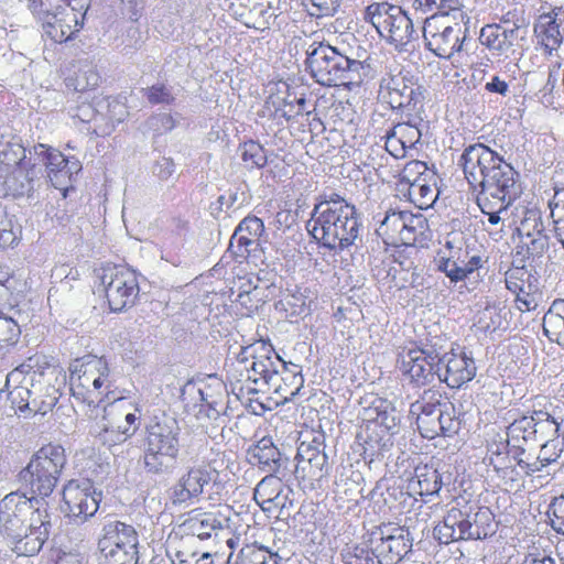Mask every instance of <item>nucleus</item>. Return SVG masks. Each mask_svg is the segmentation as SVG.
Masks as SVG:
<instances>
[{
	"label": "nucleus",
	"instance_id": "680f3d73",
	"mask_svg": "<svg viewBox=\"0 0 564 564\" xmlns=\"http://www.w3.org/2000/svg\"><path fill=\"white\" fill-rule=\"evenodd\" d=\"M435 265L438 271L443 272L453 283L465 280L464 270L460 267H455L454 262L444 258V256H436L434 259Z\"/></svg>",
	"mask_w": 564,
	"mask_h": 564
},
{
	"label": "nucleus",
	"instance_id": "603ef678",
	"mask_svg": "<svg viewBox=\"0 0 564 564\" xmlns=\"http://www.w3.org/2000/svg\"><path fill=\"white\" fill-rule=\"evenodd\" d=\"M144 96L151 105H172L175 96L171 87L164 84H156L143 89Z\"/></svg>",
	"mask_w": 564,
	"mask_h": 564
},
{
	"label": "nucleus",
	"instance_id": "473e14b6",
	"mask_svg": "<svg viewBox=\"0 0 564 564\" xmlns=\"http://www.w3.org/2000/svg\"><path fill=\"white\" fill-rule=\"evenodd\" d=\"M532 423V414L523 415L520 419L513 420L507 427V436L509 437V444H511V451L513 453L524 455L525 447H534L538 445L536 434L533 432L534 426Z\"/></svg>",
	"mask_w": 564,
	"mask_h": 564
},
{
	"label": "nucleus",
	"instance_id": "2eb2a0df",
	"mask_svg": "<svg viewBox=\"0 0 564 564\" xmlns=\"http://www.w3.org/2000/svg\"><path fill=\"white\" fill-rule=\"evenodd\" d=\"M469 22L448 21L447 18H426L423 37L426 47L437 57L451 58L462 51Z\"/></svg>",
	"mask_w": 564,
	"mask_h": 564
},
{
	"label": "nucleus",
	"instance_id": "dca6fc26",
	"mask_svg": "<svg viewBox=\"0 0 564 564\" xmlns=\"http://www.w3.org/2000/svg\"><path fill=\"white\" fill-rule=\"evenodd\" d=\"M409 535L401 527L383 523L367 534L366 543L378 564H397L412 547Z\"/></svg>",
	"mask_w": 564,
	"mask_h": 564
},
{
	"label": "nucleus",
	"instance_id": "4be33fe9",
	"mask_svg": "<svg viewBox=\"0 0 564 564\" xmlns=\"http://www.w3.org/2000/svg\"><path fill=\"white\" fill-rule=\"evenodd\" d=\"M30 364H23L7 375L4 388L1 392H8V400L11 406L19 411L21 414H30L31 399L35 393L32 388H35L36 371H31Z\"/></svg>",
	"mask_w": 564,
	"mask_h": 564
},
{
	"label": "nucleus",
	"instance_id": "f3484780",
	"mask_svg": "<svg viewBox=\"0 0 564 564\" xmlns=\"http://www.w3.org/2000/svg\"><path fill=\"white\" fill-rule=\"evenodd\" d=\"M438 358L441 346L436 344L409 349L400 355V370L411 384L424 387L438 379Z\"/></svg>",
	"mask_w": 564,
	"mask_h": 564
},
{
	"label": "nucleus",
	"instance_id": "a18cd8bd",
	"mask_svg": "<svg viewBox=\"0 0 564 564\" xmlns=\"http://www.w3.org/2000/svg\"><path fill=\"white\" fill-rule=\"evenodd\" d=\"M521 239L545 234L541 213L538 209H527L518 227Z\"/></svg>",
	"mask_w": 564,
	"mask_h": 564
},
{
	"label": "nucleus",
	"instance_id": "c9c22d12",
	"mask_svg": "<svg viewBox=\"0 0 564 564\" xmlns=\"http://www.w3.org/2000/svg\"><path fill=\"white\" fill-rule=\"evenodd\" d=\"M468 518L466 541L467 540H482L495 532L494 516L487 508H478L477 511L471 512L468 508Z\"/></svg>",
	"mask_w": 564,
	"mask_h": 564
},
{
	"label": "nucleus",
	"instance_id": "ddd939ff",
	"mask_svg": "<svg viewBox=\"0 0 564 564\" xmlns=\"http://www.w3.org/2000/svg\"><path fill=\"white\" fill-rule=\"evenodd\" d=\"M364 19L371 23L380 36L388 39L397 47L406 45L415 37L412 20L399 6L388 2L371 3L366 8Z\"/></svg>",
	"mask_w": 564,
	"mask_h": 564
},
{
	"label": "nucleus",
	"instance_id": "6ab92c4d",
	"mask_svg": "<svg viewBox=\"0 0 564 564\" xmlns=\"http://www.w3.org/2000/svg\"><path fill=\"white\" fill-rule=\"evenodd\" d=\"M101 283L111 311L121 312L134 305L140 288L133 270L124 267L106 268Z\"/></svg>",
	"mask_w": 564,
	"mask_h": 564
},
{
	"label": "nucleus",
	"instance_id": "9b49d317",
	"mask_svg": "<svg viewBox=\"0 0 564 564\" xmlns=\"http://www.w3.org/2000/svg\"><path fill=\"white\" fill-rule=\"evenodd\" d=\"M98 541L101 564H137L139 534L133 525L119 520L106 522Z\"/></svg>",
	"mask_w": 564,
	"mask_h": 564
},
{
	"label": "nucleus",
	"instance_id": "c85d7f7f",
	"mask_svg": "<svg viewBox=\"0 0 564 564\" xmlns=\"http://www.w3.org/2000/svg\"><path fill=\"white\" fill-rule=\"evenodd\" d=\"M531 414L538 445H549L547 449L552 447L554 452L562 453V443L558 437L563 420L546 410H534Z\"/></svg>",
	"mask_w": 564,
	"mask_h": 564
},
{
	"label": "nucleus",
	"instance_id": "423d86ee",
	"mask_svg": "<svg viewBox=\"0 0 564 564\" xmlns=\"http://www.w3.org/2000/svg\"><path fill=\"white\" fill-rule=\"evenodd\" d=\"M25 152L19 137L0 134V196L29 195L39 185L42 170L25 161Z\"/></svg>",
	"mask_w": 564,
	"mask_h": 564
},
{
	"label": "nucleus",
	"instance_id": "5701e85b",
	"mask_svg": "<svg viewBox=\"0 0 564 564\" xmlns=\"http://www.w3.org/2000/svg\"><path fill=\"white\" fill-rule=\"evenodd\" d=\"M476 365L465 352L444 351L438 358V380L449 388H460L476 376Z\"/></svg>",
	"mask_w": 564,
	"mask_h": 564
},
{
	"label": "nucleus",
	"instance_id": "338daca9",
	"mask_svg": "<svg viewBox=\"0 0 564 564\" xmlns=\"http://www.w3.org/2000/svg\"><path fill=\"white\" fill-rule=\"evenodd\" d=\"M543 329L545 334H549L551 329L564 334V314L561 308H554V304L543 317Z\"/></svg>",
	"mask_w": 564,
	"mask_h": 564
},
{
	"label": "nucleus",
	"instance_id": "774afa93",
	"mask_svg": "<svg viewBox=\"0 0 564 564\" xmlns=\"http://www.w3.org/2000/svg\"><path fill=\"white\" fill-rule=\"evenodd\" d=\"M417 429L423 437L432 440L440 435V419L438 414L434 416L417 415Z\"/></svg>",
	"mask_w": 564,
	"mask_h": 564
},
{
	"label": "nucleus",
	"instance_id": "e433bc0d",
	"mask_svg": "<svg viewBox=\"0 0 564 564\" xmlns=\"http://www.w3.org/2000/svg\"><path fill=\"white\" fill-rule=\"evenodd\" d=\"M386 142L384 148L381 147H372L370 148V153L368 155V165L372 166L375 170L377 167L383 166V160H388L384 155L383 151L389 153L394 159L402 158L405 154V150L408 149L405 144H403L402 140L394 134V130L391 129L384 135Z\"/></svg>",
	"mask_w": 564,
	"mask_h": 564
},
{
	"label": "nucleus",
	"instance_id": "bf43d9fd",
	"mask_svg": "<svg viewBox=\"0 0 564 564\" xmlns=\"http://www.w3.org/2000/svg\"><path fill=\"white\" fill-rule=\"evenodd\" d=\"M175 126L176 121L170 113H156L147 120L148 129L159 135L172 131Z\"/></svg>",
	"mask_w": 564,
	"mask_h": 564
},
{
	"label": "nucleus",
	"instance_id": "0e129e2a",
	"mask_svg": "<svg viewBox=\"0 0 564 564\" xmlns=\"http://www.w3.org/2000/svg\"><path fill=\"white\" fill-rule=\"evenodd\" d=\"M477 204L481 212L488 215V221L491 225H498L501 220L500 214L506 213L511 204L498 202H484V199H477Z\"/></svg>",
	"mask_w": 564,
	"mask_h": 564
},
{
	"label": "nucleus",
	"instance_id": "f257e3e1",
	"mask_svg": "<svg viewBox=\"0 0 564 564\" xmlns=\"http://www.w3.org/2000/svg\"><path fill=\"white\" fill-rule=\"evenodd\" d=\"M460 163L468 184L479 188L477 199L512 204L521 194L519 173L489 147L482 143L467 147Z\"/></svg>",
	"mask_w": 564,
	"mask_h": 564
},
{
	"label": "nucleus",
	"instance_id": "4468645a",
	"mask_svg": "<svg viewBox=\"0 0 564 564\" xmlns=\"http://www.w3.org/2000/svg\"><path fill=\"white\" fill-rule=\"evenodd\" d=\"M325 447L324 435H319L310 443L302 442L297 448L293 474L304 490L321 489L329 474Z\"/></svg>",
	"mask_w": 564,
	"mask_h": 564
},
{
	"label": "nucleus",
	"instance_id": "f704fd0d",
	"mask_svg": "<svg viewBox=\"0 0 564 564\" xmlns=\"http://www.w3.org/2000/svg\"><path fill=\"white\" fill-rule=\"evenodd\" d=\"M200 401L204 402L208 409V416L216 419L226 410V386L223 381L214 378L213 383H206L198 388Z\"/></svg>",
	"mask_w": 564,
	"mask_h": 564
},
{
	"label": "nucleus",
	"instance_id": "393cba45",
	"mask_svg": "<svg viewBox=\"0 0 564 564\" xmlns=\"http://www.w3.org/2000/svg\"><path fill=\"white\" fill-rule=\"evenodd\" d=\"M34 155L37 158L39 167L45 166L47 177L55 188L62 189L66 186L73 169H77V163H72L65 159L64 154L58 150L47 148L45 144L39 143L34 145ZM43 171V169H41Z\"/></svg>",
	"mask_w": 564,
	"mask_h": 564
},
{
	"label": "nucleus",
	"instance_id": "412c9836",
	"mask_svg": "<svg viewBox=\"0 0 564 564\" xmlns=\"http://www.w3.org/2000/svg\"><path fill=\"white\" fill-rule=\"evenodd\" d=\"M100 497L90 480H69L63 488V511L67 517L86 521L97 512Z\"/></svg>",
	"mask_w": 564,
	"mask_h": 564
},
{
	"label": "nucleus",
	"instance_id": "e2e57ef3",
	"mask_svg": "<svg viewBox=\"0 0 564 564\" xmlns=\"http://www.w3.org/2000/svg\"><path fill=\"white\" fill-rule=\"evenodd\" d=\"M392 129L394 130V134H397L409 149L413 148L421 139V132L415 126L402 122L395 124Z\"/></svg>",
	"mask_w": 564,
	"mask_h": 564
},
{
	"label": "nucleus",
	"instance_id": "5fc2aeb1",
	"mask_svg": "<svg viewBox=\"0 0 564 564\" xmlns=\"http://www.w3.org/2000/svg\"><path fill=\"white\" fill-rule=\"evenodd\" d=\"M21 335L18 323L0 313V347L4 344H15Z\"/></svg>",
	"mask_w": 564,
	"mask_h": 564
},
{
	"label": "nucleus",
	"instance_id": "a211bd4d",
	"mask_svg": "<svg viewBox=\"0 0 564 564\" xmlns=\"http://www.w3.org/2000/svg\"><path fill=\"white\" fill-rule=\"evenodd\" d=\"M528 35V26L524 23H511L506 17L501 23L487 24L481 28L479 42L492 56L508 58L514 55L517 48H522Z\"/></svg>",
	"mask_w": 564,
	"mask_h": 564
},
{
	"label": "nucleus",
	"instance_id": "4c0bfd02",
	"mask_svg": "<svg viewBox=\"0 0 564 564\" xmlns=\"http://www.w3.org/2000/svg\"><path fill=\"white\" fill-rule=\"evenodd\" d=\"M419 486L421 496H432L438 494L442 488V477L435 468L421 466L415 468V477L412 485Z\"/></svg>",
	"mask_w": 564,
	"mask_h": 564
},
{
	"label": "nucleus",
	"instance_id": "39448f33",
	"mask_svg": "<svg viewBox=\"0 0 564 564\" xmlns=\"http://www.w3.org/2000/svg\"><path fill=\"white\" fill-rule=\"evenodd\" d=\"M181 427L169 415L154 416L145 426L143 467L148 474L162 476L172 474L180 456Z\"/></svg>",
	"mask_w": 564,
	"mask_h": 564
},
{
	"label": "nucleus",
	"instance_id": "79ce46f5",
	"mask_svg": "<svg viewBox=\"0 0 564 564\" xmlns=\"http://www.w3.org/2000/svg\"><path fill=\"white\" fill-rule=\"evenodd\" d=\"M121 408L120 403H109L102 408V415L100 420L96 421L91 429V433L96 437L100 436L101 433H106L109 429L116 427L117 424H121Z\"/></svg>",
	"mask_w": 564,
	"mask_h": 564
},
{
	"label": "nucleus",
	"instance_id": "7c9ffc66",
	"mask_svg": "<svg viewBox=\"0 0 564 564\" xmlns=\"http://www.w3.org/2000/svg\"><path fill=\"white\" fill-rule=\"evenodd\" d=\"M100 75L94 62L85 58L74 61L69 64L65 84L68 89L84 93L99 86Z\"/></svg>",
	"mask_w": 564,
	"mask_h": 564
},
{
	"label": "nucleus",
	"instance_id": "a878e982",
	"mask_svg": "<svg viewBox=\"0 0 564 564\" xmlns=\"http://www.w3.org/2000/svg\"><path fill=\"white\" fill-rule=\"evenodd\" d=\"M289 476H281L278 474L268 473L256 486L253 490V499L264 512L279 513L286 507L288 495H285L283 480Z\"/></svg>",
	"mask_w": 564,
	"mask_h": 564
},
{
	"label": "nucleus",
	"instance_id": "9d476101",
	"mask_svg": "<svg viewBox=\"0 0 564 564\" xmlns=\"http://www.w3.org/2000/svg\"><path fill=\"white\" fill-rule=\"evenodd\" d=\"M425 89L410 70L395 67L384 74L379 83L378 98L391 109L415 111L422 107Z\"/></svg>",
	"mask_w": 564,
	"mask_h": 564
},
{
	"label": "nucleus",
	"instance_id": "b1692460",
	"mask_svg": "<svg viewBox=\"0 0 564 564\" xmlns=\"http://www.w3.org/2000/svg\"><path fill=\"white\" fill-rule=\"evenodd\" d=\"M249 460L258 465L262 471L290 476L291 460L273 443L271 437L264 436L248 449Z\"/></svg>",
	"mask_w": 564,
	"mask_h": 564
},
{
	"label": "nucleus",
	"instance_id": "7ed1b4c3",
	"mask_svg": "<svg viewBox=\"0 0 564 564\" xmlns=\"http://www.w3.org/2000/svg\"><path fill=\"white\" fill-rule=\"evenodd\" d=\"M247 349L242 348L237 358L239 370H246L247 392L272 391L279 398L278 403L293 401L304 384V378L297 366H294V370L289 369L272 346L267 347L262 344V351L253 356L249 367L246 365Z\"/></svg>",
	"mask_w": 564,
	"mask_h": 564
},
{
	"label": "nucleus",
	"instance_id": "72a5a7b5",
	"mask_svg": "<svg viewBox=\"0 0 564 564\" xmlns=\"http://www.w3.org/2000/svg\"><path fill=\"white\" fill-rule=\"evenodd\" d=\"M182 527L187 534L202 541L217 536L218 531L223 530L221 520L212 512L191 516Z\"/></svg>",
	"mask_w": 564,
	"mask_h": 564
},
{
	"label": "nucleus",
	"instance_id": "20e7f679",
	"mask_svg": "<svg viewBox=\"0 0 564 564\" xmlns=\"http://www.w3.org/2000/svg\"><path fill=\"white\" fill-rule=\"evenodd\" d=\"M306 66L316 83L323 86L359 85L368 74V65L323 42L310 45Z\"/></svg>",
	"mask_w": 564,
	"mask_h": 564
},
{
	"label": "nucleus",
	"instance_id": "ea45409f",
	"mask_svg": "<svg viewBox=\"0 0 564 564\" xmlns=\"http://www.w3.org/2000/svg\"><path fill=\"white\" fill-rule=\"evenodd\" d=\"M546 446L547 445H541L540 454L532 463L527 462L522 457L523 455H518V453H513L516 466L519 469H521L525 476H532L535 473L541 471L544 467L549 466L550 464L555 463L560 458L561 453L553 452L552 454H547Z\"/></svg>",
	"mask_w": 564,
	"mask_h": 564
},
{
	"label": "nucleus",
	"instance_id": "8fccbe9b",
	"mask_svg": "<svg viewBox=\"0 0 564 564\" xmlns=\"http://www.w3.org/2000/svg\"><path fill=\"white\" fill-rule=\"evenodd\" d=\"M532 274L524 265H512L506 272V288L514 293L518 290H521V286H524L528 282L532 281Z\"/></svg>",
	"mask_w": 564,
	"mask_h": 564
},
{
	"label": "nucleus",
	"instance_id": "3c124183",
	"mask_svg": "<svg viewBox=\"0 0 564 564\" xmlns=\"http://www.w3.org/2000/svg\"><path fill=\"white\" fill-rule=\"evenodd\" d=\"M429 18H447L448 21L459 22L470 20L460 0H443L441 13L431 14Z\"/></svg>",
	"mask_w": 564,
	"mask_h": 564
},
{
	"label": "nucleus",
	"instance_id": "cd10ccee",
	"mask_svg": "<svg viewBox=\"0 0 564 564\" xmlns=\"http://www.w3.org/2000/svg\"><path fill=\"white\" fill-rule=\"evenodd\" d=\"M468 511L458 508H451L443 520L433 529L434 538L441 544H449L457 541H466Z\"/></svg>",
	"mask_w": 564,
	"mask_h": 564
},
{
	"label": "nucleus",
	"instance_id": "de8ad7c7",
	"mask_svg": "<svg viewBox=\"0 0 564 564\" xmlns=\"http://www.w3.org/2000/svg\"><path fill=\"white\" fill-rule=\"evenodd\" d=\"M429 176L426 164L422 161L413 160L404 165L400 173V182L409 187L411 184L425 181Z\"/></svg>",
	"mask_w": 564,
	"mask_h": 564
},
{
	"label": "nucleus",
	"instance_id": "09e8293b",
	"mask_svg": "<svg viewBox=\"0 0 564 564\" xmlns=\"http://www.w3.org/2000/svg\"><path fill=\"white\" fill-rule=\"evenodd\" d=\"M521 242L527 250V259L532 262L541 260L549 249V236L546 234L521 239Z\"/></svg>",
	"mask_w": 564,
	"mask_h": 564
},
{
	"label": "nucleus",
	"instance_id": "69168bd1",
	"mask_svg": "<svg viewBox=\"0 0 564 564\" xmlns=\"http://www.w3.org/2000/svg\"><path fill=\"white\" fill-rule=\"evenodd\" d=\"M17 240L12 219L0 207V248L12 246Z\"/></svg>",
	"mask_w": 564,
	"mask_h": 564
},
{
	"label": "nucleus",
	"instance_id": "6e6d98bb",
	"mask_svg": "<svg viewBox=\"0 0 564 564\" xmlns=\"http://www.w3.org/2000/svg\"><path fill=\"white\" fill-rule=\"evenodd\" d=\"M137 429L133 427L130 430V427H123L122 423L117 424L116 427L109 429L106 433H101L98 438L100 442L105 445H108L109 447L116 446L118 444H121L126 442L129 437H131L135 433Z\"/></svg>",
	"mask_w": 564,
	"mask_h": 564
},
{
	"label": "nucleus",
	"instance_id": "bb28decb",
	"mask_svg": "<svg viewBox=\"0 0 564 564\" xmlns=\"http://www.w3.org/2000/svg\"><path fill=\"white\" fill-rule=\"evenodd\" d=\"M264 231L263 221L256 216H248L240 221L231 236L229 250L236 257L247 258L259 246V238Z\"/></svg>",
	"mask_w": 564,
	"mask_h": 564
},
{
	"label": "nucleus",
	"instance_id": "0eeeda50",
	"mask_svg": "<svg viewBox=\"0 0 564 564\" xmlns=\"http://www.w3.org/2000/svg\"><path fill=\"white\" fill-rule=\"evenodd\" d=\"M333 206L334 209L322 207L321 212L312 213L306 228L323 247L343 251L355 243L361 225L356 208Z\"/></svg>",
	"mask_w": 564,
	"mask_h": 564
},
{
	"label": "nucleus",
	"instance_id": "c756f323",
	"mask_svg": "<svg viewBox=\"0 0 564 564\" xmlns=\"http://www.w3.org/2000/svg\"><path fill=\"white\" fill-rule=\"evenodd\" d=\"M44 33L56 43H63L72 39L78 32L84 23L74 12H68L67 8L62 11H55L54 14L43 19Z\"/></svg>",
	"mask_w": 564,
	"mask_h": 564
},
{
	"label": "nucleus",
	"instance_id": "c03bdc74",
	"mask_svg": "<svg viewBox=\"0 0 564 564\" xmlns=\"http://www.w3.org/2000/svg\"><path fill=\"white\" fill-rule=\"evenodd\" d=\"M241 160L248 169L263 167L267 164V153L256 141H247L239 147Z\"/></svg>",
	"mask_w": 564,
	"mask_h": 564
},
{
	"label": "nucleus",
	"instance_id": "864d4df0",
	"mask_svg": "<svg viewBox=\"0 0 564 564\" xmlns=\"http://www.w3.org/2000/svg\"><path fill=\"white\" fill-rule=\"evenodd\" d=\"M65 0H29V9L40 20L52 15L55 11H62Z\"/></svg>",
	"mask_w": 564,
	"mask_h": 564
},
{
	"label": "nucleus",
	"instance_id": "a19ab883",
	"mask_svg": "<svg viewBox=\"0 0 564 564\" xmlns=\"http://www.w3.org/2000/svg\"><path fill=\"white\" fill-rule=\"evenodd\" d=\"M408 196L410 202H412L420 209H427L431 207L438 196V189L430 184L429 177L425 181H421L419 183L411 184L408 188Z\"/></svg>",
	"mask_w": 564,
	"mask_h": 564
},
{
	"label": "nucleus",
	"instance_id": "58836bf2",
	"mask_svg": "<svg viewBox=\"0 0 564 564\" xmlns=\"http://www.w3.org/2000/svg\"><path fill=\"white\" fill-rule=\"evenodd\" d=\"M535 33L541 37V43L549 52L560 46L562 35L558 24L550 15H541L539 23L534 28Z\"/></svg>",
	"mask_w": 564,
	"mask_h": 564
},
{
	"label": "nucleus",
	"instance_id": "49530a36",
	"mask_svg": "<svg viewBox=\"0 0 564 564\" xmlns=\"http://www.w3.org/2000/svg\"><path fill=\"white\" fill-rule=\"evenodd\" d=\"M440 435L453 436L460 430V420L455 415V409L452 403H444L440 408Z\"/></svg>",
	"mask_w": 564,
	"mask_h": 564
},
{
	"label": "nucleus",
	"instance_id": "6e6552de",
	"mask_svg": "<svg viewBox=\"0 0 564 564\" xmlns=\"http://www.w3.org/2000/svg\"><path fill=\"white\" fill-rule=\"evenodd\" d=\"M66 462L62 445L46 444L34 453L26 467L21 470L20 478L33 495L44 499L56 487Z\"/></svg>",
	"mask_w": 564,
	"mask_h": 564
},
{
	"label": "nucleus",
	"instance_id": "13d9d810",
	"mask_svg": "<svg viewBox=\"0 0 564 564\" xmlns=\"http://www.w3.org/2000/svg\"><path fill=\"white\" fill-rule=\"evenodd\" d=\"M513 452L510 449L507 454L489 458L488 464L502 477H507L509 474L518 476L519 471L517 470V466L513 465Z\"/></svg>",
	"mask_w": 564,
	"mask_h": 564
},
{
	"label": "nucleus",
	"instance_id": "37998d69",
	"mask_svg": "<svg viewBox=\"0 0 564 564\" xmlns=\"http://www.w3.org/2000/svg\"><path fill=\"white\" fill-rule=\"evenodd\" d=\"M34 392L30 402V414L41 413L44 415L51 411L58 401L57 390L54 387L47 386L45 392H43L41 388H35Z\"/></svg>",
	"mask_w": 564,
	"mask_h": 564
},
{
	"label": "nucleus",
	"instance_id": "f8f14e48",
	"mask_svg": "<svg viewBox=\"0 0 564 564\" xmlns=\"http://www.w3.org/2000/svg\"><path fill=\"white\" fill-rule=\"evenodd\" d=\"M427 219L422 214L390 209L377 228L387 246H414L426 239Z\"/></svg>",
	"mask_w": 564,
	"mask_h": 564
},
{
	"label": "nucleus",
	"instance_id": "1a4fd4ad",
	"mask_svg": "<svg viewBox=\"0 0 564 564\" xmlns=\"http://www.w3.org/2000/svg\"><path fill=\"white\" fill-rule=\"evenodd\" d=\"M110 370L104 358L85 356L69 367L72 395L87 404L99 403L111 387Z\"/></svg>",
	"mask_w": 564,
	"mask_h": 564
},
{
	"label": "nucleus",
	"instance_id": "052dcab7",
	"mask_svg": "<svg viewBox=\"0 0 564 564\" xmlns=\"http://www.w3.org/2000/svg\"><path fill=\"white\" fill-rule=\"evenodd\" d=\"M368 544L355 545L345 554V564H378Z\"/></svg>",
	"mask_w": 564,
	"mask_h": 564
},
{
	"label": "nucleus",
	"instance_id": "4d7b16f0",
	"mask_svg": "<svg viewBox=\"0 0 564 564\" xmlns=\"http://www.w3.org/2000/svg\"><path fill=\"white\" fill-rule=\"evenodd\" d=\"M547 514L552 529L564 535V496L554 497L549 505Z\"/></svg>",
	"mask_w": 564,
	"mask_h": 564
},
{
	"label": "nucleus",
	"instance_id": "aec40b11",
	"mask_svg": "<svg viewBox=\"0 0 564 564\" xmlns=\"http://www.w3.org/2000/svg\"><path fill=\"white\" fill-rule=\"evenodd\" d=\"M218 471L207 464H196L186 469L171 489L174 506H188L198 500L217 482Z\"/></svg>",
	"mask_w": 564,
	"mask_h": 564
},
{
	"label": "nucleus",
	"instance_id": "f03ea898",
	"mask_svg": "<svg viewBox=\"0 0 564 564\" xmlns=\"http://www.w3.org/2000/svg\"><path fill=\"white\" fill-rule=\"evenodd\" d=\"M36 498L10 492L0 501V532L10 540L12 550L22 556H33L48 539L51 522Z\"/></svg>",
	"mask_w": 564,
	"mask_h": 564
},
{
	"label": "nucleus",
	"instance_id": "2f4dec72",
	"mask_svg": "<svg viewBox=\"0 0 564 564\" xmlns=\"http://www.w3.org/2000/svg\"><path fill=\"white\" fill-rule=\"evenodd\" d=\"M364 419L377 423L390 435L398 433L401 421L393 403L382 398H376L369 406L364 408Z\"/></svg>",
	"mask_w": 564,
	"mask_h": 564
}]
</instances>
